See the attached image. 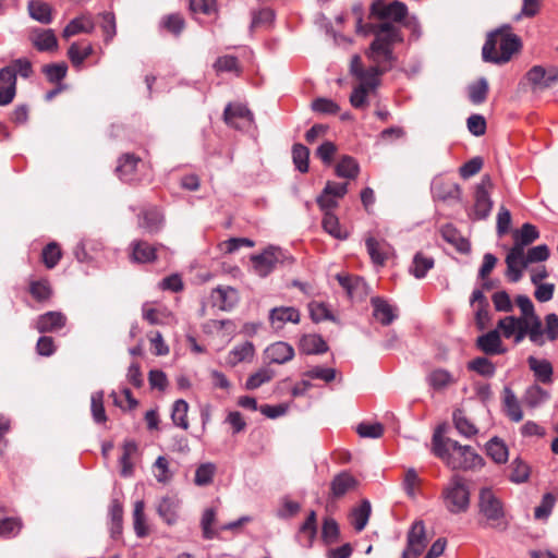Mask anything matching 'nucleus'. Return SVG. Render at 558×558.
<instances>
[{"instance_id":"obj_4","label":"nucleus","mask_w":558,"mask_h":558,"mask_svg":"<svg viewBox=\"0 0 558 558\" xmlns=\"http://www.w3.org/2000/svg\"><path fill=\"white\" fill-rule=\"evenodd\" d=\"M480 514L485 518L490 527L504 531L508 526L504 504L496 493L484 487L478 493Z\"/></svg>"},{"instance_id":"obj_36","label":"nucleus","mask_w":558,"mask_h":558,"mask_svg":"<svg viewBox=\"0 0 558 558\" xmlns=\"http://www.w3.org/2000/svg\"><path fill=\"white\" fill-rule=\"evenodd\" d=\"M255 355L254 344L245 341L235 345L228 354L227 362L231 366H235L242 362H251Z\"/></svg>"},{"instance_id":"obj_54","label":"nucleus","mask_w":558,"mask_h":558,"mask_svg":"<svg viewBox=\"0 0 558 558\" xmlns=\"http://www.w3.org/2000/svg\"><path fill=\"white\" fill-rule=\"evenodd\" d=\"M178 501L172 497H165L158 506L159 515L168 523L173 524L177 521Z\"/></svg>"},{"instance_id":"obj_50","label":"nucleus","mask_w":558,"mask_h":558,"mask_svg":"<svg viewBox=\"0 0 558 558\" xmlns=\"http://www.w3.org/2000/svg\"><path fill=\"white\" fill-rule=\"evenodd\" d=\"M434 267V259L423 253H416L410 272L417 279L426 276L427 271Z\"/></svg>"},{"instance_id":"obj_5","label":"nucleus","mask_w":558,"mask_h":558,"mask_svg":"<svg viewBox=\"0 0 558 558\" xmlns=\"http://www.w3.org/2000/svg\"><path fill=\"white\" fill-rule=\"evenodd\" d=\"M440 497L445 508L452 514L464 513L470 508V490L460 475L451 476Z\"/></svg>"},{"instance_id":"obj_51","label":"nucleus","mask_w":558,"mask_h":558,"mask_svg":"<svg viewBox=\"0 0 558 558\" xmlns=\"http://www.w3.org/2000/svg\"><path fill=\"white\" fill-rule=\"evenodd\" d=\"M359 170V163L350 156H343L336 166V174L345 179H355Z\"/></svg>"},{"instance_id":"obj_43","label":"nucleus","mask_w":558,"mask_h":558,"mask_svg":"<svg viewBox=\"0 0 558 558\" xmlns=\"http://www.w3.org/2000/svg\"><path fill=\"white\" fill-rule=\"evenodd\" d=\"M137 453V445L133 440L123 444V452L120 458L121 475L124 477L131 476L134 471L133 458Z\"/></svg>"},{"instance_id":"obj_32","label":"nucleus","mask_w":558,"mask_h":558,"mask_svg":"<svg viewBox=\"0 0 558 558\" xmlns=\"http://www.w3.org/2000/svg\"><path fill=\"white\" fill-rule=\"evenodd\" d=\"M94 28L95 23L92 16L81 15L70 21V23L64 27L62 36L68 39L81 33L90 34Z\"/></svg>"},{"instance_id":"obj_23","label":"nucleus","mask_w":558,"mask_h":558,"mask_svg":"<svg viewBox=\"0 0 558 558\" xmlns=\"http://www.w3.org/2000/svg\"><path fill=\"white\" fill-rule=\"evenodd\" d=\"M16 94V77L13 68H2L0 70V106L11 104Z\"/></svg>"},{"instance_id":"obj_24","label":"nucleus","mask_w":558,"mask_h":558,"mask_svg":"<svg viewBox=\"0 0 558 558\" xmlns=\"http://www.w3.org/2000/svg\"><path fill=\"white\" fill-rule=\"evenodd\" d=\"M337 280L350 298L364 299L368 295L369 288L361 277L339 274L337 275Z\"/></svg>"},{"instance_id":"obj_13","label":"nucleus","mask_w":558,"mask_h":558,"mask_svg":"<svg viewBox=\"0 0 558 558\" xmlns=\"http://www.w3.org/2000/svg\"><path fill=\"white\" fill-rule=\"evenodd\" d=\"M505 262L507 265L506 277L510 282H518L522 278L524 269L530 265L525 250L514 246L509 250Z\"/></svg>"},{"instance_id":"obj_22","label":"nucleus","mask_w":558,"mask_h":558,"mask_svg":"<svg viewBox=\"0 0 558 558\" xmlns=\"http://www.w3.org/2000/svg\"><path fill=\"white\" fill-rule=\"evenodd\" d=\"M476 348L486 355L504 354V347L498 329L490 330L476 339Z\"/></svg>"},{"instance_id":"obj_49","label":"nucleus","mask_w":558,"mask_h":558,"mask_svg":"<svg viewBox=\"0 0 558 558\" xmlns=\"http://www.w3.org/2000/svg\"><path fill=\"white\" fill-rule=\"evenodd\" d=\"M548 397L549 395L546 390L541 388L538 385H532L526 388L522 397V401L527 408L535 409L545 402Z\"/></svg>"},{"instance_id":"obj_57","label":"nucleus","mask_w":558,"mask_h":558,"mask_svg":"<svg viewBox=\"0 0 558 558\" xmlns=\"http://www.w3.org/2000/svg\"><path fill=\"white\" fill-rule=\"evenodd\" d=\"M487 454L496 463H505L508 460L507 446L498 438L490 439L486 445Z\"/></svg>"},{"instance_id":"obj_14","label":"nucleus","mask_w":558,"mask_h":558,"mask_svg":"<svg viewBox=\"0 0 558 558\" xmlns=\"http://www.w3.org/2000/svg\"><path fill=\"white\" fill-rule=\"evenodd\" d=\"M223 116L226 123L239 130L248 129L254 123L252 111L241 104L228 105Z\"/></svg>"},{"instance_id":"obj_25","label":"nucleus","mask_w":558,"mask_h":558,"mask_svg":"<svg viewBox=\"0 0 558 558\" xmlns=\"http://www.w3.org/2000/svg\"><path fill=\"white\" fill-rule=\"evenodd\" d=\"M137 223L145 233L155 234L162 228L163 216L157 207H151L138 215Z\"/></svg>"},{"instance_id":"obj_8","label":"nucleus","mask_w":558,"mask_h":558,"mask_svg":"<svg viewBox=\"0 0 558 558\" xmlns=\"http://www.w3.org/2000/svg\"><path fill=\"white\" fill-rule=\"evenodd\" d=\"M427 537L425 524L423 521H415L408 534H407V546L402 551L401 558H417L420 557L426 546H427Z\"/></svg>"},{"instance_id":"obj_27","label":"nucleus","mask_w":558,"mask_h":558,"mask_svg":"<svg viewBox=\"0 0 558 558\" xmlns=\"http://www.w3.org/2000/svg\"><path fill=\"white\" fill-rule=\"evenodd\" d=\"M357 481L349 472H341L337 474L330 483V497L339 499L347 493L355 489Z\"/></svg>"},{"instance_id":"obj_2","label":"nucleus","mask_w":558,"mask_h":558,"mask_svg":"<svg viewBox=\"0 0 558 558\" xmlns=\"http://www.w3.org/2000/svg\"><path fill=\"white\" fill-rule=\"evenodd\" d=\"M375 36L365 54L368 60L378 66L379 76L392 69L396 57L393 54V45L402 41L400 29L389 22H383L371 31Z\"/></svg>"},{"instance_id":"obj_17","label":"nucleus","mask_w":558,"mask_h":558,"mask_svg":"<svg viewBox=\"0 0 558 558\" xmlns=\"http://www.w3.org/2000/svg\"><path fill=\"white\" fill-rule=\"evenodd\" d=\"M371 12L380 20L401 22L408 14V8L400 1H393L389 4L377 1L372 4Z\"/></svg>"},{"instance_id":"obj_47","label":"nucleus","mask_w":558,"mask_h":558,"mask_svg":"<svg viewBox=\"0 0 558 558\" xmlns=\"http://www.w3.org/2000/svg\"><path fill=\"white\" fill-rule=\"evenodd\" d=\"M441 235L444 240L454 245L461 253H468L471 248L470 242L462 238L451 225H446L441 228Z\"/></svg>"},{"instance_id":"obj_55","label":"nucleus","mask_w":558,"mask_h":558,"mask_svg":"<svg viewBox=\"0 0 558 558\" xmlns=\"http://www.w3.org/2000/svg\"><path fill=\"white\" fill-rule=\"evenodd\" d=\"M111 526L110 532L113 538H118L122 534L123 507L117 500H112L110 506Z\"/></svg>"},{"instance_id":"obj_18","label":"nucleus","mask_w":558,"mask_h":558,"mask_svg":"<svg viewBox=\"0 0 558 558\" xmlns=\"http://www.w3.org/2000/svg\"><path fill=\"white\" fill-rule=\"evenodd\" d=\"M66 316L59 311L41 314L35 322V328L40 333L57 332L66 325Z\"/></svg>"},{"instance_id":"obj_45","label":"nucleus","mask_w":558,"mask_h":558,"mask_svg":"<svg viewBox=\"0 0 558 558\" xmlns=\"http://www.w3.org/2000/svg\"><path fill=\"white\" fill-rule=\"evenodd\" d=\"M426 380L435 390L445 389L456 383L453 375L444 368L433 369L427 375Z\"/></svg>"},{"instance_id":"obj_46","label":"nucleus","mask_w":558,"mask_h":558,"mask_svg":"<svg viewBox=\"0 0 558 558\" xmlns=\"http://www.w3.org/2000/svg\"><path fill=\"white\" fill-rule=\"evenodd\" d=\"M452 418L454 427L460 435L470 438L478 433L477 427L466 417L462 410H456Z\"/></svg>"},{"instance_id":"obj_16","label":"nucleus","mask_w":558,"mask_h":558,"mask_svg":"<svg viewBox=\"0 0 558 558\" xmlns=\"http://www.w3.org/2000/svg\"><path fill=\"white\" fill-rule=\"evenodd\" d=\"M380 85L379 78H372L367 81H359V84L353 87L349 101L354 109H366L369 105L368 96L378 88Z\"/></svg>"},{"instance_id":"obj_61","label":"nucleus","mask_w":558,"mask_h":558,"mask_svg":"<svg viewBox=\"0 0 558 558\" xmlns=\"http://www.w3.org/2000/svg\"><path fill=\"white\" fill-rule=\"evenodd\" d=\"M421 484L422 480L416 470L413 468L408 469L403 478V489L410 498L414 499L416 497Z\"/></svg>"},{"instance_id":"obj_19","label":"nucleus","mask_w":558,"mask_h":558,"mask_svg":"<svg viewBox=\"0 0 558 558\" xmlns=\"http://www.w3.org/2000/svg\"><path fill=\"white\" fill-rule=\"evenodd\" d=\"M365 245L372 262L378 266H384L386 260L393 254L392 246L386 240L367 236Z\"/></svg>"},{"instance_id":"obj_38","label":"nucleus","mask_w":558,"mask_h":558,"mask_svg":"<svg viewBox=\"0 0 558 558\" xmlns=\"http://www.w3.org/2000/svg\"><path fill=\"white\" fill-rule=\"evenodd\" d=\"M299 349L305 354H320L327 352L328 345L318 335H305L300 340Z\"/></svg>"},{"instance_id":"obj_48","label":"nucleus","mask_w":558,"mask_h":558,"mask_svg":"<svg viewBox=\"0 0 558 558\" xmlns=\"http://www.w3.org/2000/svg\"><path fill=\"white\" fill-rule=\"evenodd\" d=\"M94 49L90 44L82 46L80 43H73L69 50L68 57L76 69H80L83 62L93 53Z\"/></svg>"},{"instance_id":"obj_42","label":"nucleus","mask_w":558,"mask_h":558,"mask_svg":"<svg viewBox=\"0 0 558 558\" xmlns=\"http://www.w3.org/2000/svg\"><path fill=\"white\" fill-rule=\"evenodd\" d=\"M322 226L325 232L335 239L345 240L349 236V231L340 225L338 217L331 211L324 214Z\"/></svg>"},{"instance_id":"obj_3","label":"nucleus","mask_w":558,"mask_h":558,"mask_svg":"<svg viewBox=\"0 0 558 558\" xmlns=\"http://www.w3.org/2000/svg\"><path fill=\"white\" fill-rule=\"evenodd\" d=\"M521 39L511 32L509 25L490 33L483 46V59L488 62L502 64L521 49Z\"/></svg>"},{"instance_id":"obj_34","label":"nucleus","mask_w":558,"mask_h":558,"mask_svg":"<svg viewBox=\"0 0 558 558\" xmlns=\"http://www.w3.org/2000/svg\"><path fill=\"white\" fill-rule=\"evenodd\" d=\"M513 246L525 250V246L532 244L539 238V232L534 225L523 223L520 229L513 232Z\"/></svg>"},{"instance_id":"obj_33","label":"nucleus","mask_w":558,"mask_h":558,"mask_svg":"<svg viewBox=\"0 0 558 558\" xmlns=\"http://www.w3.org/2000/svg\"><path fill=\"white\" fill-rule=\"evenodd\" d=\"M27 11L29 16L41 23V24H50L52 22V7L40 0H31L27 3Z\"/></svg>"},{"instance_id":"obj_11","label":"nucleus","mask_w":558,"mask_h":558,"mask_svg":"<svg viewBox=\"0 0 558 558\" xmlns=\"http://www.w3.org/2000/svg\"><path fill=\"white\" fill-rule=\"evenodd\" d=\"M432 194L436 201L453 204L462 202L461 186L448 179L436 178L432 183Z\"/></svg>"},{"instance_id":"obj_6","label":"nucleus","mask_w":558,"mask_h":558,"mask_svg":"<svg viewBox=\"0 0 558 558\" xmlns=\"http://www.w3.org/2000/svg\"><path fill=\"white\" fill-rule=\"evenodd\" d=\"M494 189V183L490 175L485 174L482 177L480 183L475 186L474 205H473V219H485L490 214L493 208V201L490 199V192Z\"/></svg>"},{"instance_id":"obj_20","label":"nucleus","mask_w":558,"mask_h":558,"mask_svg":"<svg viewBox=\"0 0 558 558\" xmlns=\"http://www.w3.org/2000/svg\"><path fill=\"white\" fill-rule=\"evenodd\" d=\"M130 258L137 264L153 263L157 259V246L144 240H134L130 244Z\"/></svg>"},{"instance_id":"obj_10","label":"nucleus","mask_w":558,"mask_h":558,"mask_svg":"<svg viewBox=\"0 0 558 558\" xmlns=\"http://www.w3.org/2000/svg\"><path fill=\"white\" fill-rule=\"evenodd\" d=\"M515 303L521 311L520 317H525L526 322L531 324V341L536 345H543L545 340L543 339L542 322L541 318L535 314L534 305L529 296L518 295Z\"/></svg>"},{"instance_id":"obj_39","label":"nucleus","mask_w":558,"mask_h":558,"mask_svg":"<svg viewBox=\"0 0 558 558\" xmlns=\"http://www.w3.org/2000/svg\"><path fill=\"white\" fill-rule=\"evenodd\" d=\"M141 161V158L135 156L134 154H124L119 159V165L117 167V172L121 180L131 181L133 175L136 172L137 165Z\"/></svg>"},{"instance_id":"obj_59","label":"nucleus","mask_w":558,"mask_h":558,"mask_svg":"<svg viewBox=\"0 0 558 558\" xmlns=\"http://www.w3.org/2000/svg\"><path fill=\"white\" fill-rule=\"evenodd\" d=\"M104 391H96L90 398V410L93 418L96 423L102 424L107 422V415L104 407Z\"/></svg>"},{"instance_id":"obj_58","label":"nucleus","mask_w":558,"mask_h":558,"mask_svg":"<svg viewBox=\"0 0 558 558\" xmlns=\"http://www.w3.org/2000/svg\"><path fill=\"white\" fill-rule=\"evenodd\" d=\"M43 73L50 83L61 84L66 76L68 65L64 62L46 64L43 66Z\"/></svg>"},{"instance_id":"obj_21","label":"nucleus","mask_w":558,"mask_h":558,"mask_svg":"<svg viewBox=\"0 0 558 558\" xmlns=\"http://www.w3.org/2000/svg\"><path fill=\"white\" fill-rule=\"evenodd\" d=\"M470 304L475 310V323L480 330H484L490 320L489 304L483 291L476 289L473 291Z\"/></svg>"},{"instance_id":"obj_63","label":"nucleus","mask_w":558,"mask_h":558,"mask_svg":"<svg viewBox=\"0 0 558 558\" xmlns=\"http://www.w3.org/2000/svg\"><path fill=\"white\" fill-rule=\"evenodd\" d=\"M488 94V82L482 77L469 87V97L474 105L484 102Z\"/></svg>"},{"instance_id":"obj_40","label":"nucleus","mask_w":558,"mask_h":558,"mask_svg":"<svg viewBox=\"0 0 558 558\" xmlns=\"http://www.w3.org/2000/svg\"><path fill=\"white\" fill-rule=\"evenodd\" d=\"M28 291L39 303L48 302L53 295V289L48 279L31 280Z\"/></svg>"},{"instance_id":"obj_44","label":"nucleus","mask_w":558,"mask_h":558,"mask_svg":"<svg viewBox=\"0 0 558 558\" xmlns=\"http://www.w3.org/2000/svg\"><path fill=\"white\" fill-rule=\"evenodd\" d=\"M372 507L368 500H363L356 508L351 512V524L356 532H361L365 529L369 517Z\"/></svg>"},{"instance_id":"obj_1","label":"nucleus","mask_w":558,"mask_h":558,"mask_svg":"<svg viewBox=\"0 0 558 558\" xmlns=\"http://www.w3.org/2000/svg\"><path fill=\"white\" fill-rule=\"evenodd\" d=\"M432 450L451 470H475L484 464L483 458L471 446H462L457 440L435 432Z\"/></svg>"},{"instance_id":"obj_28","label":"nucleus","mask_w":558,"mask_h":558,"mask_svg":"<svg viewBox=\"0 0 558 558\" xmlns=\"http://www.w3.org/2000/svg\"><path fill=\"white\" fill-rule=\"evenodd\" d=\"M216 522V511L213 508H208L204 511L201 520V526L203 531V536L206 539H213L218 536L219 531L231 530L239 526V522H233L229 524L221 525L218 529H214V524Z\"/></svg>"},{"instance_id":"obj_53","label":"nucleus","mask_w":558,"mask_h":558,"mask_svg":"<svg viewBox=\"0 0 558 558\" xmlns=\"http://www.w3.org/2000/svg\"><path fill=\"white\" fill-rule=\"evenodd\" d=\"M468 369L484 377H493L496 373L495 364L487 357L478 356L468 363Z\"/></svg>"},{"instance_id":"obj_26","label":"nucleus","mask_w":558,"mask_h":558,"mask_svg":"<svg viewBox=\"0 0 558 558\" xmlns=\"http://www.w3.org/2000/svg\"><path fill=\"white\" fill-rule=\"evenodd\" d=\"M373 306V317L383 326L390 325L397 318V310L383 298L373 296L371 299Z\"/></svg>"},{"instance_id":"obj_41","label":"nucleus","mask_w":558,"mask_h":558,"mask_svg":"<svg viewBox=\"0 0 558 558\" xmlns=\"http://www.w3.org/2000/svg\"><path fill=\"white\" fill-rule=\"evenodd\" d=\"M504 407L507 416L513 422H520L523 418V412L520 402L514 392L506 387L504 389Z\"/></svg>"},{"instance_id":"obj_30","label":"nucleus","mask_w":558,"mask_h":558,"mask_svg":"<svg viewBox=\"0 0 558 558\" xmlns=\"http://www.w3.org/2000/svg\"><path fill=\"white\" fill-rule=\"evenodd\" d=\"M211 298L215 305L222 311H228L238 303L239 292L232 287H218L213 291Z\"/></svg>"},{"instance_id":"obj_56","label":"nucleus","mask_w":558,"mask_h":558,"mask_svg":"<svg viewBox=\"0 0 558 558\" xmlns=\"http://www.w3.org/2000/svg\"><path fill=\"white\" fill-rule=\"evenodd\" d=\"M62 257V251L58 243L50 242L47 244L41 252V259L44 265L48 269L54 268Z\"/></svg>"},{"instance_id":"obj_31","label":"nucleus","mask_w":558,"mask_h":558,"mask_svg":"<svg viewBox=\"0 0 558 558\" xmlns=\"http://www.w3.org/2000/svg\"><path fill=\"white\" fill-rule=\"evenodd\" d=\"M266 356L272 363L283 364L293 359L294 349L287 342L278 341L266 349Z\"/></svg>"},{"instance_id":"obj_60","label":"nucleus","mask_w":558,"mask_h":558,"mask_svg":"<svg viewBox=\"0 0 558 558\" xmlns=\"http://www.w3.org/2000/svg\"><path fill=\"white\" fill-rule=\"evenodd\" d=\"M292 158L295 168L300 172L305 173L308 171L310 150L306 146L294 144L292 147Z\"/></svg>"},{"instance_id":"obj_12","label":"nucleus","mask_w":558,"mask_h":558,"mask_svg":"<svg viewBox=\"0 0 558 558\" xmlns=\"http://www.w3.org/2000/svg\"><path fill=\"white\" fill-rule=\"evenodd\" d=\"M283 258L284 254L280 248L270 246L262 254L252 256L251 260L254 271L260 277H266L275 269L278 263L283 260Z\"/></svg>"},{"instance_id":"obj_9","label":"nucleus","mask_w":558,"mask_h":558,"mask_svg":"<svg viewBox=\"0 0 558 558\" xmlns=\"http://www.w3.org/2000/svg\"><path fill=\"white\" fill-rule=\"evenodd\" d=\"M497 329L506 339L513 337L515 343H520L526 336L531 340L532 327L525 317L506 316L499 319Z\"/></svg>"},{"instance_id":"obj_29","label":"nucleus","mask_w":558,"mask_h":558,"mask_svg":"<svg viewBox=\"0 0 558 558\" xmlns=\"http://www.w3.org/2000/svg\"><path fill=\"white\" fill-rule=\"evenodd\" d=\"M300 312L293 306L275 307L270 311L269 320L275 328H282L286 323L298 324Z\"/></svg>"},{"instance_id":"obj_62","label":"nucleus","mask_w":558,"mask_h":558,"mask_svg":"<svg viewBox=\"0 0 558 558\" xmlns=\"http://www.w3.org/2000/svg\"><path fill=\"white\" fill-rule=\"evenodd\" d=\"M145 504L143 500H137L134 505L133 511V521H134V530L138 537H144L147 535L148 530L145 523Z\"/></svg>"},{"instance_id":"obj_52","label":"nucleus","mask_w":558,"mask_h":558,"mask_svg":"<svg viewBox=\"0 0 558 558\" xmlns=\"http://www.w3.org/2000/svg\"><path fill=\"white\" fill-rule=\"evenodd\" d=\"M189 404L185 400L179 399L172 405L171 418L174 425L182 429H187L190 424L187 420Z\"/></svg>"},{"instance_id":"obj_15","label":"nucleus","mask_w":558,"mask_h":558,"mask_svg":"<svg viewBox=\"0 0 558 558\" xmlns=\"http://www.w3.org/2000/svg\"><path fill=\"white\" fill-rule=\"evenodd\" d=\"M28 40L40 52H53L58 49V38L51 28H32L28 32Z\"/></svg>"},{"instance_id":"obj_37","label":"nucleus","mask_w":558,"mask_h":558,"mask_svg":"<svg viewBox=\"0 0 558 558\" xmlns=\"http://www.w3.org/2000/svg\"><path fill=\"white\" fill-rule=\"evenodd\" d=\"M379 68L378 66H369L368 69H364L362 59L359 54H354L351 58L350 62V73L357 81H367L372 78H379Z\"/></svg>"},{"instance_id":"obj_64","label":"nucleus","mask_w":558,"mask_h":558,"mask_svg":"<svg viewBox=\"0 0 558 558\" xmlns=\"http://www.w3.org/2000/svg\"><path fill=\"white\" fill-rule=\"evenodd\" d=\"M215 473L216 465L214 463H203L195 471L194 483L197 486L209 485L214 480Z\"/></svg>"},{"instance_id":"obj_35","label":"nucleus","mask_w":558,"mask_h":558,"mask_svg":"<svg viewBox=\"0 0 558 558\" xmlns=\"http://www.w3.org/2000/svg\"><path fill=\"white\" fill-rule=\"evenodd\" d=\"M529 366L534 373L535 378L543 384L553 383V365L548 360H538L534 356L527 359Z\"/></svg>"},{"instance_id":"obj_7","label":"nucleus","mask_w":558,"mask_h":558,"mask_svg":"<svg viewBox=\"0 0 558 558\" xmlns=\"http://www.w3.org/2000/svg\"><path fill=\"white\" fill-rule=\"evenodd\" d=\"M525 80L532 92H543L558 83V68L554 65L548 68L534 65L526 72Z\"/></svg>"}]
</instances>
